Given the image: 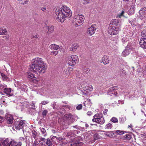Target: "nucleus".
<instances>
[{
    "instance_id": "f257e3e1",
    "label": "nucleus",
    "mask_w": 146,
    "mask_h": 146,
    "mask_svg": "<svg viewBox=\"0 0 146 146\" xmlns=\"http://www.w3.org/2000/svg\"><path fill=\"white\" fill-rule=\"evenodd\" d=\"M55 13L57 16V20L61 23L64 22L66 18H70L72 16V11L69 8L64 5L56 9Z\"/></svg>"
},
{
    "instance_id": "f03ea898",
    "label": "nucleus",
    "mask_w": 146,
    "mask_h": 146,
    "mask_svg": "<svg viewBox=\"0 0 146 146\" xmlns=\"http://www.w3.org/2000/svg\"><path fill=\"white\" fill-rule=\"evenodd\" d=\"M45 69V64L42 59L38 58L34 59L31 66V71L36 73H44Z\"/></svg>"
},
{
    "instance_id": "7ed1b4c3",
    "label": "nucleus",
    "mask_w": 146,
    "mask_h": 146,
    "mask_svg": "<svg viewBox=\"0 0 146 146\" xmlns=\"http://www.w3.org/2000/svg\"><path fill=\"white\" fill-rule=\"evenodd\" d=\"M121 25L118 19L112 20L110 22L108 27V33L111 35L117 34L121 30Z\"/></svg>"
},
{
    "instance_id": "20e7f679",
    "label": "nucleus",
    "mask_w": 146,
    "mask_h": 146,
    "mask_svg": "<svg viewBox=\"0 0 146 146\" xmlns=\"http://www.w3.org/2000/svg\"><path fill=\"white\" fill-rule=\"evenodd\" d=\"M26 126V121L25 120H21L15 121L14 127L17 130L24 129Z\"/></svg>"
},
{
    "instance_id": "39448f33",
    "label": "nucleus",
    "mask_w": 146,
    "mask_h": 146,
    "mask_svg": "<svg viewBox=\"0 0 146 146\" xmlns=\"http://www.w3.org/2000/svg\"><path fill=\"white\" fill-rule=\"evenodd\" d=\"M93 117L92 119L93 122L99 123L100 124H103L105 122V120L103 117V115L102 113H98L95 114Z\"/></svg>"
},
{
    "instance_id": "423d86ee",
    "label": "nucleus",
    "mask_w": 146,
    "mask_h": 146,
    "mask_svg": "<svg viewBox=\"0 0 146 146\" xmlns=\"http://www.w3.org/2000/svg\"><path fill=\"white\" fill-rule=\"evenodd\" d=\"M79 61L78 56L76 55H72L68 58V64L70 66H74Z\"/></svg>"
},
{
    "instance_id": "0eeeda50",
    "label": "nucleus",
    "mask_w": 146,
    "mask_h": 146,
    "mask_svg": "<svg viewBox=\"0 0 146 146\" xmlns=\"http://www.w3.org/2000/svg\"><path fill=\"white\" fill-rule=\"evenodd\" d=\"M84 18L82 15L79 14L75 15L73 19V21L75 23L76 25H82Z\"/></svg>"
},
{
    "instance_id": "6e6552de",
    "label": "nucleus",
    "mask_w": 146,
    "mask_h": 146,
    "mask_svg": "<svg viewBox=\"0 0 146 146\" xmlns=\"http://www.w3.org/2000/svg\"><path fill=\"white\" fill-rule=\"evenodd\" d=\"M119 88L118 86H115L110 88L107 92V94L110 96L116 97L117 94L116 90H118Z\"/></svg>"
},
{
    "instance_id": "1a4fd4ad",
    "label": "nucleus",
    "mask_w": 146,
    "mask_h": 146,
    "mask_svg": "<svg viewBox=\"0 0 146 146\" xmlns=\"http://www.w3.org/2000/svg\"><path fill=\"white\" fill-rule=\"evenodd\" d=\"M93 90V87L90 84H87L82 90H81V94L84 95L88 94Z\"/></svg>"
},
{
    "instance_id": "9d476101",
    "label": "nucleus",
    "mask_w": 146,
    "mask_h": 146,
    "mask_svg": "<svg viewBox=\"0 0 146 146\" xmlns=\"http://www.w3.org/2000/svg\"><path fill=\"white\" fill-rule=\"evenodd\" d=\"M139 17L141 19H144L146 20V7L141 9L139 11Z\"/></svg>"
},
{
    "instance_id": "9b49d317",
    "label": "nucleus",
    "mask_w": 146,
    "mask_h": 146,
    "mask_svg": "<svg viewBox=\"0 0 146 146\" xmlns=\"http://www.w3.org/2000/svg\"><path fill=\"white\" fill-rule=\"evenodd\" d=\"M96 30V28L95 27H94V25H92L87 30L88 34L91 36L95 33Z\"/></svg>"
},
{
    "instance_id": "f8f14e48",
    "label": "nucleus",
    "mask_w": 146,
    "mask_h": 146,
    "mask_svg": "<svg viewBox=\"0 0 146 146\" xmlns=\"http://www.w3.org/2000/svg\"><path fill=\"white\" fill-rule=\"evenodd\" d=\"M5 119L8 124H11L13 122V116L11 114H7L5 116Z\"/></svg>"
},
{
    "instance_id": "ddd939ff",
    "label": "nucleus",
    "mask_w": 146,
    "mask_h": 146,
    "mask_svg": "<svg viewBox=\"0 0 146 146\" xmlns=\"http://www.w3.org/2000/svg\"><path fill=\"white\" fill-rule=\"evenodd\" d=\"M65 117L67 120L69 121V124L73 123L75 121L73 116L70 113L66 114L65 115Z\"/></svg>"
},
{
    "instance_id": "4468645a",
    "label": "nucleus",
    "mask_w": 146,
    "mask_h": 146,
    "mask_svg": "<svg viewBox=\"0 0 146 146\" xmlns=\"http://www.w3.org/2000/svg\"><path fill=\"white\" fill-rule=\"evenodd\" d=\"M77 131L74 130L73 131H70L68 132L66 135V137L71 139L74 137L76 136V133H77Z\"/></svg>"
},
{
    "instance_id": "2eb2a0df",
    "label": "nucleus",
    "mask_w": 146,
    "mask_h": 146,
    "mask_svg": "<svg viewBox=\"0 0 146 146\" xmlns=\"http://www.w3.org/2000/svg\"><path fill=\"white\" fill-rule=\"evenodd\" d=\"M100 62L101 63L102 62L105 65L108 64L109 62L108 57L106 55H104V56L102 58Z\"/></svg>"
},
{
    "instance_id": "dca6fc26",
    "label": "nucleus",
    "mask_w": 146,
    "mask_h": 146,
    "mask_svg": "<svg viewBox=\"0 0 146 146\" xmlns=\"http://www.w3.org/2000/svg\"><path fill=\"white\" fill-rule=\"evenodd\" d=\"M140 46L143 49H146V39L141 38L139 43Z\"/></svg>"
},
{
    "instance_id": "f3484780",
    "label": "nucleus",
    "mask_w": 146,
    "mask_h": 146,
    "mask_svg": "<svg viewBox=\"0 0 146 146\" xmlns=\"http://www.w3.org/2000/svg\"><path fill=\"white\" fill-rule=\"evenodd\" d=\"M136 47V43L135 42L131 43V42H129L127 45L126 47L128 48L130 50L135 49Z\"/></svg>"
},
{
    "instance_id": "a211bd4d",
    "label": "nucleus",
    "mask_w": 146,
    "mask_h": 146,
    "mask_svg": "<svg viewBox=\"0 0 146 146\" xmlns=\"http://www.w3.org/2000/svg\"><path fill=\"white\" fill-rule=\"evenodd\" d=\"M11 140L8 138L6 139L2 142V144L3 146H10Z\"/></svg>"
},
{
    "instance_id": "6ab92c4d",
    "label": "nucleus",
    "mask_w": 146,
    "mask_h": 146,
    "mask_svg": "<svg viewBox=\"0 0 146 146\" xmlns=\"http://www.w3.org/2000/svg\"><path fill=\"white\" fill-rule=\"evenodd\" d=\"M22 143L21 142H19L18 143L15 141L14 140H11V146H21Z\"/></svg>"
},
{
    "instance_id": "aec40b11",
    "label": "nucleus",
    "mask_w": 146,
    "mask_h": 146,
    "mask_svg": "<svg viewBox=\"0 0 146 146\" xmlns=\"http://www.w3.org/2000/svg\"><path fill=\"white\" fill-rule=\"evenodd\" d=\"M131 51L126 47L125 49L122 52V55L124 56H126L129 55Z\"/></svg>"
},
{
    "instance_id": "412c9836",
    "label": "nucleus",
    "mask_w": 146,
    "mask_h": 146,
    "mask_svg": "<svg viewBox=\"0 0 146 146\" xmlns=\"http://www.w3.org/2000/svg\"><path fill=\"white\" fill-rule=\"evenodd\" d=\"M78 46L77 44H74L72 45V46L69 48V50L70 51H74L78 47Z\"/></svg>"
},
{
    "instance_id": "4be33fe9",
    "label": "nucleus",
    "mask_w": 146,
    "mask_h": 146,
    "mask_svg": "<svg viewBox=\"0 0 146 146\" xmlns=\"http://www.w3.org/2000/svg\"><path fill=\"white\" fill-rule=\"evenodd\" d=\"M72 70L71 68L68 67L67 69H65L64 72V74L66 76H68L71 73V71Z\"/></svg>"
},
{
    "instance_id": "5701e85b",
    "label": "nucleus",
    "mask_w": 146,
    "mask_h": 146,
    "mask_svg": "<svg viewBox=\"0 0 146 146\" xmlns=\"http://www.w3.org/2000/svg\"><path fill=\"white\" fill-rule=\"evenodd\" d=\"M46 28L48 30L47 32L48 34L51 33L54 31V27L52 26H46Z\"/></svg>"
},
{
    "instance_id": "b1692460",
    "label": "nucleus",
    "mask_w": 146,
    "mask_h": 146,
    "mask_svg": "<svg viewBox=\"0 0 146 146\" xmlns=\"http://www.w3.org/2000/svg\"><path fill=\"white\" fill-rule=\"evenodd\" d=\"M38 79H39L36 78L35 77L31 81L33 82V84L35 87L37 86L38 85Z\"/></svg>"
},
{
    "instance_id": "393cba45",
    "label": "nucleus",
    "mask_w": 146,
    "mask_h": 146,
    "mask_svg": "<svg viewBox=\"0 0 146 146\" xmlns=\"http://www.w3.org/2000/svg\"><path fill=\"white\" fill-rule=\"evenodd\" d=\"M7 33V30L3 27H0V35H3Z\"/></svg>"
},
{
    "instance_id": "a878e982",
    "label": "nucleus",
    "mask_w": 146,
    "mask_h": 146,
    "mask_svg": "<svg viewBox=\"0 0 146 146\" xmlns=\"http://www.w3.org/2000/svg\"><path fill=\"white\" fill-rule=\"evenodd\" d=\"M76 75L77 78L80 79L81 78H82L84 76V74L79 71H77L76 73Z\"/></svg>"
},
{
    "instance_id": "bb28decb",
    "label": "nucleus",
    "mask_w": 146,
    "mask_h": 146,
    "mask_svg": "<svg viewBox=\"0 0 146 146\" xmlns=\"http://www.w3.org/2000/svg\"><path fill=\"white\" fill-rule=\"evenodd\" d=\"M50 48L52 49H54V50H57L58 49L59 47V46L55 44H53L50 45Z\"/></svg>"
},
{
    "instance_id": "cd10ccee",
    "label": "nucleus",
    "mask_w": 146,
    "mask_h": 146,
    "mask_svg": "<svg viewBox=\"0 0 146 146\" xmlns=\"http://www.w3.org/2000/svg\"><path fill=\"white\" fill-rule=\"evenodd\" d=\"M1 75L3 81H8L10 80L9 78L6 76L4 73H1Z\"/></svg>"
},
{
    "instance_id": "c85d7f7f",
    "label": "nucleus",
    "mask_w": 146,
    "mask_h": 146,
    "mask_svg": "<svg viewBox=\"0 0 146 146\" xmlns=\"http://www.w3.org/2000/svg\"><path fill=\"white\" fill-rule=\"evenodd\" d=\"M114 134V131H106L105 135L108 137H112Z\"/></svg>"
},
{
    "instance_id": "c756f323",
    "label": "nucleus",
    "mask_w": 146,
    "mask_h": 146,
    "mask_svg": "<svg viewBox=\"0 0 146 146\" xmlns=\"http://www.w3.org/2000/svg\"><path fill=\"white\" fill-rule=\"evenodd\" d=\"M53 139H52V138L51 139H50L49 138L47 139V141H46V145L48 146L52 145V141Z\"/></svg>"
},
{
    "instance_id": "7c9ffc66",
    "label": "nucleus",
    "mask_w": 146,
    "mask_h": 146,
    "mask_svg": "<svg viewBox=\"0 0 146 146\" xmlns=\"http://www.w3.org/2000/svg\"><path fill=\"white\" fill-rule=\"evenodd\" d=\"M121 40L122 42L124 44L125 42H127L128 40V39L127 38L126 36H121Z\"/></svg>"
},
{
    "instance_id": "2f4dec72",
    "label": "nucleus",
    "mask_w": 146,
    "mask_h": 146,
    "mask_svg": "<svg viewBox=\"0 0 146 146\" xmlns=\"http://www.w3.org/2000/svg\"><path fill=\"white\" fill-rule=\"evenodd\" d=\"M28 77L29 78V80L31 81L35 77L33 74L29 73H28Z\"/></svg>"
},
{
    "instance_id": "473e14b6",
    "label": "nucleus",
    "mask_w": 146,
    "mask_h": 146,
    "mask_svg": "<svg viewBox=\"0 0 146 146\" xmlns=\"http://www.w3.org/2000/svg\"><path fill=\"white\" fill-rule=\"evenodd\" d=\"M141 36H142V38L146 39V29L143 30L141 33Z\"/></svg>"
},
{
    "instance_id": "72a5a7b5",
    "label": "nucleus",
    "mask_w": 146,
    "mask_h": 146,
    "mask_svg": "<svg viewBox=\"0 0 146 146\" xmlns=\"http://www.w3.org/2000/svg\"><path fill=\"white\" fill-rule=\"evenodd\" d=\"M40 131L43 136L45 137L46 135V132L45 129L44 128H41Z\"/></svg>"
},
{
    "instance_id": "f704fd0d",
    "label": "nucleus",
    "mask_w": 146,
    "mask_h": 146,
    "mask_svg": "<svg viewBox=\"0 0 146 146\" xmlns=\"http://www.w3.org/2000/svg\"><path fill=\"white\" fill-rule=\"evenodd\" d=\"M32 132V136L33 137L35 140H37L36 136H37V133L34 130Z\"/></svg>"
},
{
    "instance_id": "c9c22d12",
    "label": "nucleus",
    "mask_w": 146,
    "mask_h": 146,
    "mask_svg": "<svg viewBox=\"0 0 146 146\" xmlns=\"http://www.w3.org/2000/svg\"><path fill=\"white\" fill-rule=\"evenodd\" d=\"M4 91V92L9 95L10 94V93L11 92V89L10 88H5Z\"/></svg>"
},
{
    "instance_id": "e433bc0d",
    "label": "nucleus",
    "mask_w": 146,
    "mask_h": 146,
    "mask_svg": "<svg viewBox=\"0 0 146 146\" xmlns=\"http://www.w3.org/2000/svg\"><path fill=\"white\" fill-rule=\"evenodd\" d=\"M114 132L116 135H122L124 133V131L120 130L115 131Z\"/></svg>"
},
{
    "instance_id": "4c0bfd02",
    "label": "nucleus",
    "mask_w": 146,
    "mask_h": 146,
    "mask_svg": "<svg viewBox=\"0 0 146 146\" xmlns=\"http://www.w3.org/2000/svg\"><path fill=\"white\" fill-rule=\"evenodd\" d=\"M90 71V69L88 68L84 67L83 69V72L84 73L88 74Z\"/></svg>"
},
{
    "instance_id": "58836bf2",
    "label": "nucleus",
    "mask_w": 146,
    "mask_h": 146,
    "mask_svg": "<svg viewBox=\"0 0 146 146\" xmlns=\"http://www.w3.org/2000/svg\"><path fill=\"white\" fill-rule=\"evenodd\" d=\"M28 103L26 101H25L23 103H21L22 106L23 107V108H25L28 107L29 106Z\"/></svg>"
},
{
    "instance_id": "ea45409f",
    "label": "nucleus",
    "mask_w": 146,
    "mask_h": 146,
    "mask_svg": "<svg viewBox=\"0 0 146 146\" xmlns=\"http://www.w3.org/2000/svg\"><path fill=\"white\" fill-rule=\"evenodd\" d=\"M113 127L112 124L111 123H110L106 125L105 126V127L106 129H111Z\"/></svg>"
},
{
    "instance_id": "a19ab883",
    "label": "nucleus",
    "mask_w": 146,
    "mask_h": 146,
    "mask_svg": "<svg viewBox=\"0 0 146 146\" xmlns=\"http://www.w3.org/2000/svg\"><path fill=\"white\" fill-rule=\"evenodd\" d=\"M84 104L85 106H86L87 105V107L88 106H90L92 105V103L91 102H87L85 101L84 102Z\"/></svg>"
},
{
    "instance_id": "79ce46f5",
    "label": "nucleus",
    "mask_w": 146,
    "mask_h": 146,
    "mask_svg": "<svg viewBox=\"0 0 146 146\" xmlns=\"http://www.w3.org/2000/svg\"><path fill=\"white\" fill-rule=\"evenodd\" d=\"M133 2L132 3V5H131V7L130 8L132 9V10H134V11L135 10V0H133Z\"/></svg>"
},
{
    "instance_id": "37998d69",
    "label": "nucleus",
    "mask_w": 146,
    "mask_h": 146,
    "mask_svg": "<svg viewBox=\"0 0 146 146\" xmlns=\"http://www.w3.org/2000/svg\"><path fill=\"white\" fill-rule=\"evenodd\" d=\"M94 138L95 140L100 139V136L97 133H96L94 135Z\"/></svg>"
},
{
    "instance_id": "c03bdc74",
    "label": "nucleus",
    "mask_w": 146,
    "mask_h": 146,
    "mask_svg": "<svg viewBox=\"0 0 146 146\" xmlns=\"http://www.w3.org/2000/svg\"><path fill=\"white\" fill-rule=\"evenodd\" d=\"M52 139H54L55 140V139H56L57 140V141H61L63 139V138L62 137L58 138L56 136H53L52 137Z\"/></svg>"
},
{
    "instance_id": "a18cd8bd",
    "label": "nucleus",
    "mask_w": 146,
    "mask_h": 146,
    "mask_svg": "<svg viewBox=\"0 0 146 146\" xmlns=\"http://www.w3.org/2000/svg\"><path fill=\"white\" fill-rule=\"evenodd\" d=\"M48 113V111L46 110H45L42 112V115L43 117H44L46 116Z\"/></svg>"
},
{
    "instance_id": "49530a36",
    "label": "nucleus",
    "mask_w": 146,
    "mask_h": 146,
    "mask_svg": "<svg viewBox=\"0 0 146 146\" xmlns=\"http://www.w3.org/2000/svg\"><path fill=\"white\" fill-rule=\"evenodd\" d=\"M111 121L112 122L114 123H117L118 121L117 118L114 117L111 118Z\"/></svg>"
},
{
    "instance_id": "de8ad7c7",
    "label": "nucleus",
    "mask_w": 146,
    "mask_h": 146,
    "mask_svg": "<svg viewBox=\"0 0 146 146\" xmlns=\"http://www.w3.org/2000/svg\"><path fill=\"white\" fill-rule=\"evenodd\" d=\"M121 72V75L122 76H124L125 75H126L127 73L125 70L123 69H121L120 70Z\"/></svg>"
},
{
    "instance_id": "09e8293b",
    "label": "nucleus",
    "mask_w": 146,
    "mask_h": 146,
    "mask_svg": "<svg viewBox=\"0 0 146 146\" xmlns=\"http://www.w3.org/2000/svg\"><path fill=\"white\" fill-rule=\"evenodd\" d=\"M125 139H130L131 138V135L129 134H126L124 135Z\"/></svg>"
},
{
    "instance_id": "8fccbe9b",
    "label": "nucleus",
    "mask_w": 146,
    "mask_h": 146,
    "mask_svg": "<svg viewBox=\"0 0 146 146\" xmlns=\"http://www.w3.org/2000/svg\"><path fill=\"white\" fill-rule=\"evenodd\" d=\"M135 12V11L132 10L131 8H130V9L128 11V13L129 14L132 15Z\"/></svg>"
},
{
    "instance_id": "3c124183",
    "label": "nucleus",
    "mask_w": 146,
    "mask_h": 146,
    "mask_svg": "<svg viewBox=\"0 0 146 146\" xmlns=\"http://www.w3.org/2000/svg\"><path fill=\"white\" fill-rule=\"evenodd\" d=\"M82 105L81 104L78 105L76 107V109L78 110H80L82 109Z\"/></svg>"
},
{
    "instance_id": "603ef678",
    "label": "nucleus",
    "mask_w": 146,
    "mask_h": 146,
    "mask_svg": "<svg viewBox=\"0 0 146 146\" xmlns=\"http://www.w3.org/2000/svg\"><path fill=\"white\" fill-rule=\"evenodd\" d=\"M124 13V11L123 10L120 13L117 15L118 17L119 18L121 17V16H123Z\"/></svg>"
},
{
    "instance_id": "864d4df0",
    "label": "nucleus",
    "mask_w": 146,
    "mask_h": 146,
    "mask_svg": "<svg viewBox=\"0 0 146 146\" xmlns=\"http://www.w3.org/2000/svg\"><path fill=\"white\" fill-rule=\"evenodd\" d=\"M4 120V118L3 117L0 116V125H1L2 122Z\"/></svg>"
},
{
    "instance_id": "5fc2aeb1",
    "label": "nucleus",
    "mask_w": 146,
    "mask_h": 146,
    "mask_svg": "<svg viewBox=\"0 0 146 146\" xmlns=\"http://www.w3.org/2000/svg\"><path fill=\"white\" fill-rule=\"evenodd\" d=\"M133 33L132 31H130L129 33L127 34L130 37H131L133 35Z\"/></svg>"
},
{
    "instance_id": "6e6d98bb",
    "label": "nucleus",
    "mask_w": 146,
    "mask_h": 146,
    "mask_svg": "<svg viewBox=\"0 0 146 146\" xmlns=\"http://www.w3.org/2000/svg\"><path fill=\"white\" fill-rule=\"evenodd\" d=\"M5 88L4 87V86L2 84H0V89L1 90H4Z\"/></svg>"
},
{
    "instance_id": "4d7b16f0",
    "label": "nucleus",
    "mask_w": 146,
    "mask_h": 146,
    "mask_svg": "<svg viewBox=\"0 0 146 146\" xmlns=\"http://www.w3.org/2000/svg\"><path fill=\"white\" fill-rule=\"evenodd\" d=\"M49 101H43L42 102L41 104L43 105H46L48 103Z\"/></svg>"
},
{
    "instance_id": "13d9d810",
    "label": "nucleus",
    "mask_w": 146,
    "mask_h": 146,
    "mask_svg": "<svg viewBox=\"0 0 146 146\" xmlns=\"http://www.w3.org/2000/svg\"><path fill=\"white\" fill-rule=\"evenodd\" d=\"M19 142H21V143L22 141H25V139L23 137H20L19 138Z\"/></svg>"
},
{
    "instance_id": "bf43d9fd",
    "label": "nucleus",
    "mask_w": 146,
    "mask_h": 146,
    "mask_svg": "<svg viewBox=\"0 0 146 146\" xmlns=\"http://www.w3.org/2000/svg\"><path fill=\"white\" fill-rule=\"evenodd\" d=\"M123 1L125 2V3L126 4L127 6L129 4L130 1L129 0H123Z\"/></svg>"
},
{
    "instance_id": "052dcab7",
    "label": "nucleus",
    "mask_w": 146,
    "mask_h": 146,
    "mask_svg": "<svg viewBox=\"0 0 146 146\" xmlns=\"http://www.w3.org/2000/svg\"><path fill=\"white\" fill-rule=\"evenodd\" d=\"M108 111V110L107 109H105V110L103 111V114L105 115H106L107 114V112Z\"/></svg>"
},
{
    "instance_id": "680f3d73",
    "label": "nucleus",
    "mask_w": 146,
    "mask_h": 146,
    "mask_svg": "<svg viewBox=\"0 0 146 146\" xmlns=\"http://www.w3.org/2000/svg\"><path fill=\"white\" fill-rule=\"evenodd\" d=\"M81 143V142H80L79 140H77L75 141V144L76 145H80Z\"/></svg>"
},
{
    "instance_id": "e2e57ef3",
    "label": "nucleus",
    "mask_w": 146,
    "mask_h": 146,
    "mask_svg": "<svg viewBox=\"0 0 146 146\" xmlns=\"http://www.w3.org/2000/svg\"><path fill=\"white\" fill-rule=\"evenodd\" d=\"M52 53L55 56H56L58 54V51L55 50L52 52Z\"/></svg>"
},
{
    "instance_id": "0e129e2a",
    "label": "nucleus",
    "mask_w": 146,
    "mask_h": 146,
    "mask_svg": "<svg viewBox=\"0 0 146 146\" xmlns=\"http://www.w3.org/2000/svg\"><path fill=\"white\" fill-rule=\"evenodd\" d=\"M35 103L34 102H32L31 103V105L33 107L32 108H34L35 107Z\"/></svg>"
},
{
    "instance_id": "69168bd1",
    "label": "nucleus",
    "mask_w": 146,
    "mask_h": 146,
    "mask_svg": "<svg viewBox=\"0 0 146 146\" xmlns=\"http://www.w3.org/2000/svg\"><path fill=\"white\" fill-rule=\"evenodd\" d=\"M4 39L6 40H8L9 39V37L8 36H6L3 37Z\"/></svg>"
},
{
    "instance_id": "338daca9",
    "label": "nucleus",
    "mask_w": 146,
    "mask_h": 146,
    "mask_svg": "<svg viewBox=\"0 0 146 146\" xmlns=\"http://www.w3.org/2000/svg\"><path fill=\"white\" fill-rule=\"evenodd\" d=\"M41 10L42 11H43L44 12H45V11H46V7H43L41 8Z\"/></svg>"
},
{
    "instance_id": "774afa93",
    "label": "nucleus",
    "mask_w": 146,
    "mask_h": 146,
    "mask_svg": "<svg viewBox=\"0 0 146 146\" xmlns=\"http://www.w3.org/2000/svg\"><path fill=\"white\" fill-rule=\"evenodd\" d=\"M87 114L88 115L90 116L92 114V112L91 111H88L87 112Z\"/></svg>"
}]
</instances>
